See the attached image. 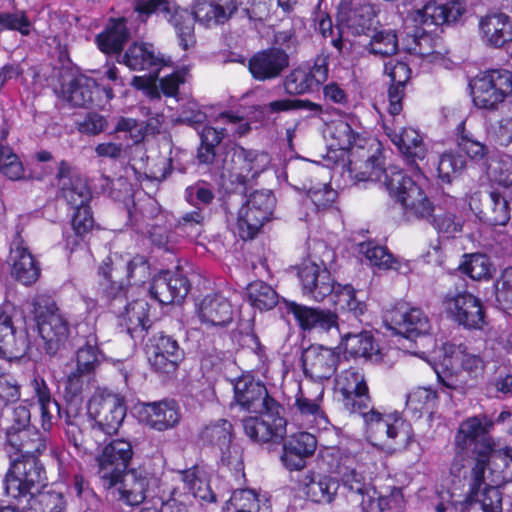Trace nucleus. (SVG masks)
Here are the masks:
<instances>
[{
    "mask_svg": "<svg viewBox=\"0 0 512 512\" xmlns=\"http://www.w3.org/2000/svg\"><path fill=\"white\" fill-rule=\"evenodd\" d=\"M356 413L363 417L366 432L372 440L395 441L401 438L406 441L410 438V424L397 412L383 414L371 407L370 403L369 408L358 410Z\"/></svg>",
    "mask_w": 512,
    "mask_h": 512,
    "instance_id": "nucleus-13",
    "label": "nucleus"
},
{
    "mask_svg": "<svg viewBox=\"0 0 512 512\" xmlns=\"http://www.w3.org/2000/svg\"><path fill=\"white\" fill-rule=\"evenodd\" d=\"M438 405V395L435 390L426 387L413 389L406 399V411L414 418L424 414L432 415Z\"/></svg>",
    "mask_w": 512,
    "mask_h": 512,
    "instance_id": "nucleus-47",
    "label": "nucleus"
},
{
    "mask_svg": "<svg viewBox=\"0 0 512 512\" xmlns=\"http://www.w3.org/2000/svg\"><path fill=\"white\" fill-rule=\"evenodd\" d=\"M289 65L286 51L272 47L255 53L248 62V69L254 79L266 81L279 77Z\"/></svg>",
    "mask_w": 512,
    "mask_h": 512,
    "instance_id": "nucleus-30",
    "label": "nucleus"
},
{
    "mask_svg": "<svg viewBox=\"0 0 512 512\" xmlns=\"http://www.w3.org/2000/svg\"><path fill=\"white\" fill-rule=\"evenodd\" d=\"M412 43L405 46V50L411 55H417L431 63L442 60V54L436 50V40L426 32L414 34Z\"/></svg>",
    "mask_w": 512,
    "mask_h": 512,
    "instance_id": "nucleus-58",
    "label": "nucleus"
},
{
    "mask_svg": "<svg viewBox=\"0 0 512 512\" xmlns=\"http://www.w3.org/2000/svg\"><path fill=\"white\" fill-rule=\"evenodd\" d=\"M234 402L243 411L249 413L263 411L275 401L269 396L264 384L246 374L232 381Z\"/></svg>",
    "mask_w": 512,
    "mask_h": 512,
    "instance_id": "nucleus-24",
    "label": "nucleus"
},
{
    "mask_svg": "<svg viewBox=\"0 0 512 512\" xmlns=\"http://www.w3.org/2000/svg\"><path fill=\"white\" fill-rule=\"evenodd\" d=\"M340 356L332 348L311 345L303 351L304 373L315 382L328 380L334 375Z\"/></svg>",
    "mask_w": 512,
    "mask_h": 512,
    "instance_id": "nucleus-26",
    "label": "nucleus"
},
{
    "mask_svg": "<svg viewBox=\"0 0 512 512\" xmlns=\"http://www.w3.org/2000/svg\"><path fill=\"white\" fill-rule=\"evenodd\" d=\"M45 482V470L37 455L10 458V467L4 480L8 496L21 502L22 498L38 492Z\"/></svg>",
    "mask_w": 512,
    "mask_h": 512,
    "instance_id": "nucleus-6",
    "label": "nucleus"
},
{
    "mask_svg": "<svg viewBox=\"0 0 512 512\" xmlns=\"http://www.w3.org/2000/svg\"><path fill=\"white\" fill-rule=\"evenodd\" d=\"M337 196V191L329 184L318 183L307 188L305 204L311 205L315 212L322 213L335 208Z\"/></svg>",
    "mask_w": 512,
    "mask_h": 512,
    "instance_id": "nucleus-54",
    "label": "nucleus"
},
{
    "mask_svg": "<svg viewBox=\"0 0 512 512\" xmlns=\"http://www.w3.org/2000/svg\"><path fill=\"white\" fill-rule=\"evenodd\" d=\"M31 386L40 406L42 428L49 431L53 426V411L59 412V405L52 399L44 379L34 377Z\"/></svg>",
    "mask_w": 512,
    "mask_h": 512,
    "instance_id": "nucleus-49",
    "label": "nucleus"
},
{
    "mask_svg": "<svg viewBox=\"0 0 512 512\" xmlns=\"http://www.w3.org/2000/svg\"><path fill=\"white\" fill-rule=\"evenodd\" d=\"M275 197L270 191H255L238 211L235 232L243 240L253 239L271 219Z\"/></svg>",
    "mask_w": 512,
    "mask_h": 512,
    "instance_id": "nucleus-9",
    "label": "nucleus"
},
{
    "mask_svg": "<svg viewBox=\"0 0 512 512\" xmlns=\"http://www.w3.org/2000/svg\"><path fill=\"white\" fill-rule=\"evenodd\" d=\"M146 355L151 368L157 373L170 374L176 371L183 359V351L171 336L157 334L146 344Z\"/></svg>",
    "mask_w": 512,
    "mask_h": 512,
    "instance_id": "nucleus-21",
    "label": "nucleus"
},
{
    "mask_svg": "<svg viewBox=\"0 0 512 512\" xmlns=\"http://www.w3.org/2000/svg\"><path fill=\"white\" fill-rule=\"evenodd\" d=\"M317 448L316 437L308 432L290 435L283 445L281 460L291 471H300L306 466V459L312 456Z\"/></svg>",
    "mask_w": 512,
    "mask_h": 512,
    "instance_id": "nucleus-35",
    "label": "nucleus"
},
{
    "mask_svg": "<svg viewBox=\"0 0 512 512\" xmlns=\"http://www.w3.org/2000/svg\"><path fill=\"white\" fill-rule=\"evenodd\" d=\"M469 461V452L455 449V455L451 462L447 481L450 484L449 493L451 497L455 495L457 490L462 489L466 485L469 487V479L471 476V468L467 467Z\"/></svg>",
    "mask_w": 512,
    "mask_h": 512,
    "instance_id": "nucleus-51",
    "label": "nucleus"
},
{
    "mask_svg": "<svg viewBox=\"0 0 512 512\" xmlns=\"http://www.w3.org/2000/svg\"><path fill=\"white\" fill-rule=\"evenodd\" d=\"M459 269L473 280H487L491 277L492 264L485 254L474 253L464 255Z\"/></svg>",
    "mask_w": 512,
    "mask_h": 512,
    "instance_id": "nucleus-60",
    "label": "nucleus"
},
{
    "mask_svg": "<svg viewBox=\"0 0 512 512\" xmlns=\"http://www.w3.org/2000/svg\"><path fill=\"white\" fill-rule=\"evenodd\" d=\"M383 128L387 137L408 162L416 164L426 158L428 147L418 130L402 126L398 119L384 120Z\"/></svg>",
    "mask_w": 512,
    "mask_h": 512,
    "instance_id": "nucleus-16",
    "label": "nucleus"
},
{
    "mask_svg": "<svg viewBox=\"0 0 512 512\" xmlns=\"http://www.w3.org/2000/svg\"><path fill=\"white\" fill-rule=\"evenodd\" d=\"M465 166L466 160L461 154L453 151L445 152L438 161V176L444 182H451L452 178L460 173Z\"/></svg>",
    "mask_w": 512,
    "mask_h": 512,
    "instance_id": "nucleus-64",
    "label": "nucleus"
},
{
    "mask_svg": "<svg viewBox=\"0 0 512 512\" xmlns=\"http://www.w3.org/2000/svg\"><path fill=\"white\" fill-rule=\"evenodd\" d=\"M99 273L120 289L125 285L144 283L149 274V266L144 256L118 255L108 257L99 269Z\"/></svg>",
    "mask_w": 512,
    "mask_h": 512,
    "instance_id": "nucleus-12",
    "label": "nucleus"
},
{
    "mask_svg": "<svg viewBox=\"0 0 512 512\" xmlns=\"http://www.w3.org/2000/svg\"><path fill=\"white\" fill-rule=\"evenodd\" d=\"M359 252L362 254L369 265L382 270H399V261L384 246L378 245L373 241L361 243Z\"/></svg>",
    "mask_w": 512,
    "mask_h": 512,
    "instance_id": "nucleus-52",
    "label": "nucleus"
},
{
    "mask_svg": "<svg viewBox=\"0 0 512 512\" xmlns=\"http://www.w3.org/2000/svg\"><path fill=\"white\" fill-rule=\"evenodd\" d=\"M34 305L39 334L46 343L48 353H55L69 337V323L54 303L44 307L39 302Z\"/></svg>",
    "mask_w": 512,
    "mask_h": 512,
    "instance_id": "nucleus-14",
    "label": "nucleus"
},
{
    "mask_svg": "<svg viewBox=\"0 0 512 512\" xmlns=\"http://www.w3.org/2000/svg\"><path fill=\"white\" fill-rule=\"evenodd\" d=\"M87 413L95 424L93 429L112 435L118 431L124 421L126 406L119 395L96 391L88 401Z\"/></svg>",
    "mask_w": 512,
    "mask_h": 512,
    "instance_id": "nucleus-10",
    "label": "nucleus"
},
{
    "mask_svg": "<svg viewBox=\"0 0 512 512\" xmlns=\"http://www.w3.org/2000/svg\"><path fill=\"white\" fill-rule=\"evenodd\" d=\"M129 36L124 18L111 19L104 31L96 36V43L105 54H114L121 51Z\"/></svg>",
    "mask_w": 512,
    "mask_h": 512,
    "instance_id": "nucleus-44",
    "label": "nucleus"
},
{
    "mask_svg": "<svg viewBox=\"0 0 512 512\" xmlns=\"http://www.w3.org/2000/svg\"><path fill=\"white\" fill-rule=\"evenodd\" d=\"M487 176L492 183L512 190V156L503 154L491 159Z\"/></svg>",
    "mask_w": 512,
    "mask_h": 512,
    "instance_id": "nucleus-59",
    "label": "nucleus"
},
{
    "mask_svg": "<svg viewBox=\"0 0 512 512\" xmlns=\"http://www.w3.org/2000/svg\"><path fill=\"white\" fill-rule=\"evenodd\" d=\"M270 406L258 415L242 419L245 434L254 442H269L282 439L286 434V419L282 415L283 408L276 401H269Z\"/></svg>",
    "mask_w": 512,
    "mask_h": 512,
    "instance_id": "nucleus-11",
    "label": "nucleus"
},
{
    "mask_svg": "<svg viewBox=\"0 0 512 512\" xmlns=\"http://www.w3.org/2000/svg\"><path fill=\"white\" fill-rule=\"evenodd\" d=\"M64 99L75 107H102L113 97L110 87H100L97 82L86 76L73 78L62 88Z\"/></svg>",
    "mask_w": 512,
    "mask_h": 512,
    "instance_id": "nucleus-18",
    "label": "nucleus"
},
{
    "mask_svg": "<svg viewBox=\"0 0 512 512\" xmlns=\"http://www.w3.org/2000/svg\"><path fill=\"white\" fill-rule=\"evenodd\" d=\"M335 389L342 395V403L346 410L356 413L369 408L371 398L368 385L362 371L350 367L336 376Z\"/></svg>",
    "mask_w": 512,
    "mask_h": 512,
    "instance_id": "nucleus-20",
    "label": "nucleus"
},
{
    "mask_svg": "<svg viewBox=\"0 0 512 512\" xmlns=\"http://www.w3.org/2000/svg\"><path fill=\"white\" fill-rule=\"evenodd\" d=\"M46 449V442L35 427L6 428V452L10 458L34 456Z\"/></svg>",
    "mask_w": 512,
    "mask_h": 512,
    "instance_id": "nucleus-34",
    "label": "nucleus"
},
{
    "mask_svg": "<svg viewBox=\"0 0 512 512\" xmlns=\"http://www.w3.org/2000/svg\"><path fill=\"white\" fill-rule=\"evenodd\" d=\"M196 315L207 329L225 328L233 321L234 307L223 294L211 293L196 305Z\"/></svg>",
    "mask_w": 512,
    "mask_h": 512,
    "instance_id": "nucleus-25",
    "label": "nucleus"
},
{
    "mask_svg": "<svg viewBox=\"0 0 512 512\" xmlns=\"http://www.w3.org/2000/svg\"><path fill=\"white\" fill-rule=\"evenodd\" d=\"M223 512H268L267 500L252 489H237L226 501Z\"/></svg>",
    "mask_w": 512,
    "mask_h": 512,
    "instance_id": "nucleus-46",
    "label": "nucleus"
},
{
    "mask_svg": "<svg viewBox=\"0 0 512 512\" xmlns=\"http://www.w3.org/2000/svg\"><path fill=\"white\" fill-rule=\"evenodd\" d=\"M98 361L97 339L94 335H89L85 345L77 351V374L80 376L90 373L94 370Z\"/></svg>",
    "mask_w": 512,
    "mask_h": 512,
    "instance_id": "nucleus-62",
    "label": "nucleus"
},
{
    "mask_svg": "<svg viewBox=\"0 0 512 512\" xmlns=\"http://www.w3.org/2000/svg\"><path fill=\"white\" fill-rule=\"evenodd\" d=\"M132 456V445L125 439H115L106 444L96 457L101 484L111 486L117 480L118 473L127 470Z\"/></svg>",
    "mask_w": 512,
    "mask_h": 512,
    "instance_id": "nucleus-17",
    "label": "nucleus"
},
{
    "mask_svg": "<svg viewBox=\"0 0 512 512\" xmlns=\"http://www.w3.org/2000/svg\"><path fill=\"white\" fill-rule=\"evenodd\" d=\"M10 261L12 265V275L22 284L31 285L35 283L40 276V268L34 256L24 245L20 235L12 241L10 246Z\"/></svg>",
    "mask_w": 512,
    "mask_h": 512,
    "instance_id": "nucleus-40",
    "label": "nucleus"
},
{
    "mask_svg": "<svg viewBox=\"0 0 512 512\" xmlns=\"http://www.w3.org/2000/svg\"><path fill=\"white\" fill-rule=\"evenodd\" d=\"M286 309L303 330L325 333L334 330L339 335L342 332L336 314L329 310L314 309L295 302H286Z\"/></svg>",
    "mask_w": 512,
    "mask_h": 512,
    "instance_id": "nucleus-31",
    "label": "nucleus"
},
{
    "mask_svg": "<svg viewBox=\"0 0 512 512\" xmlns=\"http://www.w3.org/2000/svg\"><path fill=\"white\" fill-rule=\"evenodd\" d=\"M359 181L382 183L391 197L404 209L407 217L427 218L433 215V226L446 238L455 237L463 228L464 220L457 215L455 199H444V208H435L423 189L409 176L395 167L384 169L378 158L371 157L365 163V170L356 175Z\"/></svg>",
    "mask_w": 512,
    "mask_h": 512,
    "instance_id": "nucleus-2",
    "label": "nucleus"
},
{
    "mask_svg": "<svg viewBox=\"0 0 512 512\" xmlns=\"http://www.w3.org/2000/svg\"><path fill=\"white\" fill-rule=\"evenodd\" d=\"M340 336L345 351L350 355L372 361H379L381 359L379 345L375 342L370 332H341Z\"/></svg>",
    "mask_w": 512,
    "mask_h": 512,
    "instance_id": "nucleus-43",
    "label": "nucleus"
},
{
    "mask_svg": "<svg viewBox=\"0 0 512 512\" xmlns=\"http://www.w3.org/2000/svg\"><path fill=\"white\" fill-rule=\"evenodd\" d=\"M331 145L339 150H350L359 138L351 126L345 121H336L329 128Z\"/></svg>",
    "mask_w": 512,
    "mask_h": 512,
    "instance_id": "nucleus-63",
    "label": "nucleus"
},
{
    "mask_svg": "<svg viewBox=\"0 0 512 512\" xmlns=\"http://www.w3.org/2000/svg\"><path fill=\"white\" fill-rule=\"evenodd\" d=\"M298 277L304 296L317 302L325 299L331 302L337 290V284L324 264L305 261L299 268Z\"/></svg>",
    "mask_w": 512,
    "mask_h": 512,
    "instance_id": "nucleus-19",
    "label": "nucleus"
},
{
    "mask_svg": "<svg viewBox=\"0 0 512 512\" xmlns=\"http://www.w3.org/2000/svg\"><path fill=\"white\" fill-rule=\"evenodd\" d=\"M61 195L73 208L85 206L91 199V192L85 180L66 161L59 163L56 174Z\"/></svg>",
    "mask_w": 512,
    "mask_h": 512,
    "instance_id": "nucleus-33",
    "label": "nucleus"
},
{
    "mask_svg": "<svg viewBox=\"0 0 512 512\" xmlns=\"http://www.w3.org/2000/svg\"><path fill=\"white\" fill-rule=\"evenodd\" d=\"M189 292V283L179 271H163L150 286L151 296L161 304L181 302Z\"/></svg>",
    "mask_w": 512,
    "mask_h": 512,
    "instance_id": "nucleus-32",
    "label": "nucleus"
},
{
    "mask_svg": "<svg viewBox=\"0 0 512 512\" xmlns=\"http://www.w3.org/2000/svg\"><path fill=\"white\" fill-rule=\"evenodd\" d=\"M476 107L496 110L499 104L512 95V73L506 69H491L480 73L472 86Z\"/></svg>",
    "mask_w": 512,
    "mask_h": 512,
    "instance_id": "nucleus-8",
    "label": "nucleus"
},
{
    "mask_svg": "<svg viewBox=\"0 0 512 512\" xmlns=\"http://www.w3.org/2000/svg\"><path fill=\"white\" fill-rule=\"evenodd\" d=\"M482 40L489 46L500 48L512 41V19L505 13H492L479 21Z\"/></svg>",
    "mask_w": 512,
    "mask_h": 512,
    "instance_id": "nucleus-41",
    "label": "nucleus"
},
{
    "mask_svg": "<svg viewBox=\"0 0 512 512\" xmlns=\"http://www.w3.org/2000/svg\"><path fill=\"white\" fill-rule=\"evenodd\" d=\"M124 323L130 334L145 331L150 327L149 304L144 299H137L126 305L122 315Z\"/></svg>",
    "mask_w": 512,
    "mask_h": 512,
    "instance_id": "nucleus-53",
    "label": "nucleus"
},
{
    "mask_svg": "<svg viewBox=\"0 0 512 512\" xmlns=\"http://www.w3.org/2000/svg\"><path fill=\"white\" fill-rule=\"evenodd\" d=\"M139 420L151 428L164 431L180 421V410L174 400L141 404L137 410Z\"/></svg>",
    "mask_w": 512,
    "mask_h": 512,
    "instance_id": "nucleus-36",
    "label": "nucleus"
},
{
    "mask_svg": "<svg viewBox=\"0 0 512 512\" xmlns=\"http://www.w3.org/2000/svg\"><path fill=\"white\" fill-rule=\"evenodd\" d=\"M236 10L235 0H195L191 12L180 8L172 0H139L135 6L140 16L162 14L174 27L179 44L185 50L195 44V22L205 28H213L228 21Z\"/></svg>",
    "mask_w": 512,
    "mask_h": 512,
    "instance_id": "nucleus-3",
    "label": "nucleus"
},
{
    "mask_svg": "<svg viewBox=\"0 0 512 512\" xmlns=\"http://www.w3.org/2000/svg\"><path fill=\"white\" fill-rule=\"evenodd\" d=\"M251 150L242 146L231 147L224 160V168L237 178L249 180L251 176L250 156Z\"/></svg>",
    "mask_w": 512,
    "mask_h": 512,
    "instance_id": "nucleus-56",
    "label": "nucleus"
},
{
    "mask_svg": "<svg viewBox=\"0 0 512 512\" xmlns=\"http://www.w3.org/2000/svg\"><path fill=\"white\" fill-rule=\"evenodd\" d=\"M485 448L488 452H479L478 456L483 454L487 457V464L491 462L497 482H512V447L505 446L492 451L488 444Z\"/></svg>",
    "mask_w": 512,
    "mask_h": 512,
    "instance_id": "nucleus-50",
    "label": "nucleus"
},
{
    "mask_svg": "<svg viewBox=\"0 0 512 512\" xmlns=\"http://www.w3.org/2000/svg\"><path fill=\"white\" fill-rule=\"evenodd\" d=\"M443 304L445 311L465 327L481 328L484 324L481 302L469 292L448 293Z\"/></svg>",
    "mask_w": 512,
    "mask_h": 512,
    "instance_id": "nucleus-23",
    "label": "nucleus"
},
{
    "mask_svg": "<svg viewBox=\"0 0 512 512\" xmlns=\"http://www.w3.org/2000/svg\"><path fill=\"white\" fill-rule=\"evenodd\" d=\"M316 395L314 398L307 396L301 389L295 400L294 415L301 425L308 428H326L328 418L321 408L323 400L324 387L321 383L315 385Z\"/></svg>",
    "mask_w": 512,
    "mask_h": 512,
    "instance_id": "nucleus-38",
    "label": "nucleus"
},
{
    "mask_svg": "<svg viewBox=\"0 0 512 512\" xmlns=\"http://www.w3.org/2000/svg\"><path fill=\"white\" fill-rule=\"evenodd\" d=\"M479 218L489 225L505 226L510 220L508 201L498 191H491L487 207L479 212Z\"/></svg>",
    "mask_w": 512,
    "mask_h": 512,
    "instance_id": "nucleus-48",
    "label": "nucleus"
},
{
    "mask_svg": "<svg viewBox=\"0 0 512 512\" xmlns=\"http://www.w3.org/2000/svg\"><path fill=\"white\" fill-rule=\"evenodd\" d=\"M330 303L339 310L350 313L355 319H358L366 311L365 302L356 297V291L351 285L337 284V290Z\"/></svg>",
    "mask_w": 512,
    "mask_h": 512,
    "instance_id": "nucleus-55",
    "label": "nucleus"
},
{
    "mask_svg": "<svg viewBox=\"0 0 512 512\" xmlns=\"http://www.w3.org/2000/svg\"><path fill=\"white\" fill-rule=\"evenodd\" d=\"M114 498L129 506H138L159 496V479L143 468H132L118 473L111 486L102 485Z\"/></svg>",
    "mask_w": 512,
    "mask_h": 512,
    "instance_id": "nucleus-5",
    "label": "nucleus"
},
{
    "mask_svg": "<svg viewBox=\"0 0 512 512\" xmlns=\"http://www.w3.org/2000/svg\"><path fill=\"white\" fill-rule=\"evenodd\" d=\"M176 479L181 481L184 484V488L187 490L185 498L192 496L206 502L216 501V496L212 492L204 472L199 468L192 467L184 471H178L176 473ZM180 497L181 495H178V491L174 489L171 492V499L167 501L166 506L172 507L177 502H180L179 512H187L186 502L188 499L181 500L179 499Z\"/></svg>",
    "mask_w": 512,
    "mask_h": 512,
    "instance_id": "nucleus-27",
    "label": "nucleus"
},
{
    "mask_svg": "<svg viewBox=\"0 0 512 512\" xmlns=\"http://www.w3.org/2000/svg\"><path fill=\"white\" fill-rule=\"evenodd\" d=\"M442 351L444 371L443 374L437 372V375L445 387L463 392L483 377V358L466 345L445 343Z\"/></svg>",
    "mask_w": 512,
    "mask_h": 512,
    "instance_id": "nucleus-4",
    "label": "nucleus"
},
{
    "mask_svg": "<svg viewBox=\"0 0 512 512\" xmlns=\"http://www.w3.org/2000/svg\"><path fill=\"white\" fill-rule=\"evenodd\" d=\"M121 63L131 70H149L151 77H158L161 68L170 66L172 61L170 57L157 53L152 44L134 43L124 53Z\"/></svg>",
    "mask_w": 512,
    "mask_h": 512,
    "instance_id": "nucleus-29",
    "label": "nucleus"
},
{
    "mask_svg": "<svg viewBox=\"0 0 512 512\" xmlns=\"http://www.w3.org/2000/svg\"><path fill=\"white\" fill-rule=\"evenodd\" d=\"M248 301L260 311L271 310L278 303L277 292L263 281H255L247 287Z\"/></svg>",
    "mask_w": 512,
    "mask_h": 512,
    "instance_id": "nucleus-57",
    "label": "nucleus"
},
{
    "mask_svg": "<svg viewBox=\"0 0 512 512\" xmlns=\"http://www.w3.org/2000/svg\"><path fill=\"white\" fill-rule=\"evenodd\" d=\"M487 457L477 456L471 470L469 490L465 502L461 504V512H501V492L495 486L485 483Z\"/></svg>",
    "mask_w": 512,
    "mask_h": 512,
    "instance_id": "nucleus-7",
    "label": "nucleus"
},
{
    "mask_svg": "<svg viewBox=\"0 0 512 512\" xmlns=\"http://www.w3.org/2000/svg\"><path fill=\"white\" fill-rule=\"evenodd\" d=\"M465 7L459 1L438 3L427 2L421 9L412 13V19L417 24L425 26H441L456 22L464 13Z\"/></svg>",
    "mask_w": 512,
    "mask_h": 512,
    "instance_id": "nucleus-37",
    "label": "nucleus"
},
{
    "mask_svg": "<svg viewBox=\"0 0 512 512\" xmlns=\"http://www.w3.org/2000/svg\"><path fill=\"white\" fill-rule=\"evenodd\" d=\"M494 426V421L482 414L465 419L460 425L454 437L455 449L468 451L471 445L480 437H483Z\"/></svg>",
    "mask_w": 512,
    "mask_h": 512,
    "instance_id": "nucleus-42",
    "label": "nucleus"
},
{
    "mask_svg": "<svg viewBox=\"0 0 512 512\" xmlns=\"http://www.w3.org/2000/svg\"><path fill=\"white\" fill-rule=\"evenodd\" d=\"M368 51L379 57H390L398 51V38L394 31L376 32L367 45Z\"/></svg>",
    "mask_w": 512,
    "mask_h": 512,
    "instance_id": "nucleus-61",
    "label": "nucleus"
},
{
    "mask_svg": "<svg viewBox=\"0 0 512 512\" xmlns=\"http://www.w3.org/2000/svg\"><path fill=\"white\" fill-rule=\"evenodd\" d=\"M390 328L406 338L415 339L427 335L431 325L428 317L420 308L402 304L390 313Z\"/></svg>",
    "mask_w": 512,
    "mask_h": 512,
    "instance_id": "nucleus-28",
    "label": "nucleus"
},
{
    "mask_svg": "<svg viewBox=\"0 0 512 512\" xmlns=\"http://www.w3.org/2000/svg\"><path fill=\"white\" fill-rule=\"evenodd\" d=\"M329 55H317L312 66L305 64L293 69L284 80V87L291 95H302L318 90L327 80Z\"/></svg>",
    "mask_w": 512,
    "mask_h": 512,
    "instance_id": "nucleus-15",
    "label": "nucleus"
},
{
    "mask_svg": "<svg viewBox=\"0 0 512 512\" xmlns=\"http://www.w3.org/2000/svg\"><path fill=\"white\" fill-rule=\"evenodd\" d=\"M22 512H66V504L61 493L38 491L19 502Z\"/></svg>",
    "mask_w": 512,
    "mask_h": 512,
    "instance_id": "nucleus-45",
    "label": "nucleus"
},
{
    "mask_svg": "<svg viewBox=\"0 0 512 512\" xmlns=\"http://www.w3.org/2000/svg\"><path fill=\"white\" fill-rule=\"evenodd\" d=\"M322 460L339 478L311 472L302 475L300 490L309 501L323 505L333 503L342 484L348 498L361 500L363 512H403L404 500L399 490L380 496L371 486L372 477L383 466L382 451L375 444L368 443L353 454L329 449L322 453Z\"/></svg>",
    "mask_w": 512,
    "mask_h": 512,
    "instance_id": "nucleus-1",
    "label": "nucleus"
},
{
    "mask_svg": "<svg viewBox=\"0 0 512 512\" xmlns=\"http://www.w3.org/2000/svg\"><path fill=\"white\" fill-rule=\"evenodd\" d=\"M28 348L26 330L15 328L10 316L0 315V358L18 360L26 354Z\"/></svg>",
    "mask_w": 512,
    "mask_h": 512,
    "instance_id": "nucleus-39",
    "label": "nucleus"
},
{
    "mask_svg": "<svg viewBox=\"0 0 512 512\" xmlns=\"http://www.w3.org/2000/svg\"><path fill=\"white\" fill-rule=\"evenodd\" d=\"M375 6L369 0H340L337 20L353 35L366 34L376 17Z\"/></svg>",
    "mask_w": 512,
    "mask_h": 512,
    "instance_id": "nucleus-22",
    "label": "nucleus"
}]
</instances>
